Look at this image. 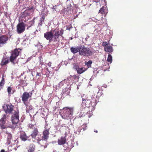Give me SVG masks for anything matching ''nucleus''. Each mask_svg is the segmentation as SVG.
<instances>
[{
	"label": "nucleus",
	"instance_id": "nucleus-1",
	"mask_svg": "<svg viewBox=\"0 0 152 152\" xmlns=\"http://www.w3.org/2000/svg\"><path fill=\"white\" fill-rule=\"evenodd\" d=\"M61 116L65 119L71 118L73 114V108L72 107H65L61 111Z\"/></svg>",
	"mask_w": 152,
	"mask_h": 152
},
{
	"label": "nucleus",
	"instance_id": "nucleus-2",
	"mask_svg": "<svg viewBox=\"0 0 152 152\" xmlns=\"http://www.w3.org/2000/svg\"><path fill=\"white\" fill-rule=\"evenodd\" d=\"M80 49L79 54L80 56L89 57L92 56L93 54L94 51L91 49L86 47L84 45H80Z\"/></svg>",
	"mask_w": 152,
	"mask_h": 152
},
{
	"label": "nucleus",
	"instance_id": "nucleus-3",
	"mask_svg": "<svg viewBox=\"0 0 152 152\" xmlns=\"http://www.w3.org/2000/svg\"><path fill=\"white\" fill-rule=\"evenodd\" d=\"M82 103L83 105H85L86 107L88 108L91 106L94 107L96 104V100H93V102L88 98V97L86 95L83 94L82 96Z\"/></svg>",
	"mask_w": 152,
	"mask_h": 152
},
{
	"label": "nucleus",
	"instance_id": "nucleus-4",
	"mask_svg": "<svg viewBox=\"0 0 152 152\" xmlns=\"http://www.w3.org/2000/svg\"><path fill=\"white\" fill-rule=\"evenodd\" d=\"M34 125L32 124H30L29 126L31 128L33 129L31 134V138L35 139L37 141H40L42 139H41L40 137H38L39 133L38 129L37 127H34Z\"/></svg>",
	"mask_w": 152,
	"mask_h": 152
},
{
	"label": "nucleus",
	"instance_id": "nucleus-5",
	"mask_svg": "<svg viewBox=\"0 0 152 152\" xmlns=\"http://www.w3.org/2000/svg\"><path fill=\"white\" fill-rule=\"evenodd\" d=\"M21 50V49L18 48H16L12 51L10 57V61L13 64H15L14 61L16 59L17 57L19 55Z\"/></svg>",
	"mask_w": 152,
	"mask_h": 152
},
{
	"label": "nucleus",
	"instance_id": "nucleus-6",
	"mask_svg": "<svg viewBox=\"0 0 152 152\" xmlns=\"http://www.w3.org/2000/svg\"><path fill=\"white\" fill-rule=\"evenodd\" d=\"M53 32V36L55 42H56L58 40V38L59 37L61 36H62V35L64 34V30L62 28L59 30V28L58 29H52L51 30Z\"/></svg>",
	"mask_w": 152,
	"mask_h": 152
},
{
	"label": "nucleus",
	"instance_id": "nucleus-7",
	"mask_svg": "<svg viewBox=\"0 0 152 152\" xmlns=\"http://www.w3.org/2000/svg\"><path fill=\"white\" fill-rule=\"evenodd\" d=\"M19 111L18 110L15 111L14 113L11 117V121L12 124L18 126V123L19 121Z\"/></svg>",
	"mask_w": 152,
	"mask_h": 152
},
{
	"label": "nucleus",
	"instance_id": "nucleus-8",
	"mask_svg": "<svg viewBox=\"0 0 152 152\" xmlns=\"http://www.w3.org/2000/svg\"><path fill=\"white\" fill-rule=\"evenodd\" d=\"M35 8L33 7H29L25 10L22 14V17H26L30 15L31 14L34 13L35 10Z\"/></svg>",
	"mask_w": 152,
	"mask_h": 152
},
{
	"label": "nucleus",
	"instance_id": "nucleus-9",
	"mask_svg": "<svg viewBox=\"0 0 152 152\" xmlns=\"http://www.w3.org/2000/svg\"><path fill=\"white\" fill-rule=\"evenodd\" d=\"M31 94L30 95L29 93L28 92H26L23 93L21 96L22 100L23 101V103L25 105L26 108L27 109L28 108V104L26 102L28 101L29 98L31 97Z\"/></svg>",
	"mask_w": 152,
	"mask_h": 152
},
{
	"label": "nucleus",
	"instance_id": "nucleus-10",
	"mask_svg": "<svg viewBox=\"0 0 152 152\" xmlns=\"http://www.w3.org/2000/svg\"><path fill=\"white\" fill-rule=\"evenodd\" d=\"M7 117V115L4 114L0 120V127L2 129H5L7 127L6 121Z\"/></svg>",
	"mask_w": 152,
	"mask_h": 152
},
{
	"label": "nucleus",
	"instance_id": "nucleus-11",
	"mask_svg": "<svg viewBox=\"0 0 152 152\" xmlns=\"http://www.w3.org/2000/svg\"><path fill=\"white\" fill-rule=\"evenodd\" d=\"M52 32L51 30L50 31L47 32L44 34V37L47 40H49V42L52 41L55 42Z\"/></svg>",
	"mask_w": 152,
	"mask_h": 152
},
{
	"label": "nucleus",
	"instance_id": "nucleus-12",
	"mask_svg": "<svg viewBox=\"0 0 152 152\" xmlns=\"http://www.w3.org/2000/svg\"><path fill=\"white\" fill-rule=\"evenodd\" d=\"M73 68L76 70L77 73L79 74L84 73L87 69L84 67H80L79 65L76 63H75Z\"/></svg>",
	"mask_w": 152,
	"mask_h": 152
},
{
	"label": "nucleus",
	"instance_id": "nucleus-13",
	"mask_svg": "<svg viewBox=\"0 0 152 152\" xmlns=\"http://www.w3.org/2000/svg\"><path fill=\"white\" fill-rule=\"evenodd\" d=\"M102 46L104 47V50L107 52L111 53L113 51V47L109 43V42H103L102 44Z\"/></svg>",
	"mask_w": 152,
	"mask_h": 152
},
{
	"label": "nucleus",
	"instance_id": "nucleus-14",
	"mask_svg": "<svg viewBox=\"0 0 152 152\" xmlns=\"http://www.w3.org/2000/svg\"><path fill=\"white\" fill-rule=\"evenodd\" d=\"M25 24L23 22L19 23L17 26V31L19 34L23 32L25 30Z\"/></svg>",
	"mask_w": 152,
	"mask_h": 152
},
{
	"label": "nucleus",
	"instance_id": "nucleus-15",
	"mask_svg": "<svg viewBox=\"0 0 152 152\" xmlns=\"http://www.w3.org/2000/svg\"><path fill=\"white\" fill-rule=\"evenodd\" d=\"M4 110L6 113L11 114L12 113L14 106L11 103L6 104V107L4 106Z\"/></svg>",
	"mask_w": 152,
	"mask_h": 152
},
{
	"label": "nucleus",
	"instance_id": "nucleus-16",
	"mask_svg": "<svg viewBox=\"0 0 152 152\" xmlns=\"http://www.w3.org/2000/svg\"><path fill=\"white\" fill-rule=\"evenodd\" d=\"M49 129H47L45 127V129L42 132V140H43L47 141L49 138L50 132Z\"/></svg>",
	"mask_w": 152,
	"mask_h": 152
},
{
	"label": "nucleus",
	"instance_id": "nucleus-17",
	"mask_svg": "<svg viewBox=\"0 0 152 152\" xmlns=\"http://www.w3.org/2000/svg\"><path fill=\"white\" fill-rule=\"evenodd\" d=\"M9 37L7 35H2L0 36V47L1 45L5 44L8 40Z\"/></svg>",
	"mask_w": 152,
	"mask_h": 152
},
{
	"label": "nucleus",
	"instance_id": "nucleus-18",
	"mask_svg": "<svg viewBox=\"0 0 152 152\" xmlns=\"http://www.w3.org/2000/svg\"><path fill=\"white\" fill-rule=\"evenodd\" d=\"M29 137L28 136L26 133L24 132H20V138L21 140L23 141H25L28 140Z\"/></svg>",
	"mask_w": 152,
	"mask_h": 152
},
{
	"label": "nucleus",
	"instance_id": "nucleus-19",
	"mask_svg": "<svg viewBox=\"0 0 152 152\" xmlns=\"http://www.w3.org/2000/svg\"><path fill=\"white\" fill-rule=\"evenodd\" d=\"M27 149L28 152H34L36 149V146L33 143H30L28 146Z\"/></svg>",
	"mask_w": 152,
	"mask_h": 152
},
{
	"label": "nucleus",
	"instance_id": "nucleus-20",
	"mask_svg": "<svg viewBox=\"0 0 152 152\" xmlns=\"http://www.w3.org/2000/svg\"><path fill=\"white\" fill-rule=\"evenodd\" d=\"M79 76L77 75H75L73 76L70 75L69 77H68V79L72 83L75 82L78 80Z\"/></svg>",
	"mask_w": 152,
	"mask_h": 152
},
{
	"label": "nucleus",
	"instance_id": "nucleus-21",
	"mask_svg": "<svg viewBox=\"0 0 152 152\" xmlns=\"http://www.w3.org/2000/svg\"><path fill=\"white\" fill-rule=\"evenodd\" d=\"M88 111H89L88 108L85 107L83 108L82 111L80 112V113L79 115V117H81L84 116L85 114L88 112Z\"/></svg>",
	"mask_w": 152,
	"mask_h": 152
},
{
	"label": "nucleus",
	"instance_id": "nucleus-22",
	"mask_svg": "<svg viewBox=\"0 0 152 152\" xmlns=\"http://www.w3.org/2000/svg\"><path fill=\"white\" fill-rule=\"evenodd\" d=\"M66 142V137H62L60 139L58 140V144L62 145L65 143Z\"/></svg>",
	"mask_w": 152,
	"mask_h": 152
},
{
	"label": "nucleus",
	"instance_id": "nucleus-23",
	"mask_svg": "<svg viewBox=\"0 0 152 152\" xmlns=\"http://www.w3.org/2000/svg\"><path fill=\"white\" fill-rule=\"evenodd\" d=\"M80 46L75 48L72 47L70 48V50L72 53L75 54L77 52L79 53L80 50Z\"/></svg>",
	"mask_w": 152,
	"mask_h": 152
},
{
	"label": "nucleus",
	"instance_id": "nucleus-24",
	"mask_svg": "<svg viewBox=\"0 0 152 152\" xmlns=\"http://www.w3.org/2000/svg\"><path fill=\"white\" fill-rule=\"evenodd\" d=\"M9 62V59L7 58H3L2 60L1 63V66L6 65Z\"/></svg>",
	"mask_w": 152,
	"mask_h": 152
},
{
	"label": "nucleus",
	"instance_id": "nucleus-25",
	"mask_svg": "<svg viewBox=\"0 0 152 152\" xmlns=\"http://www.w3.org/2000/svg\"><path fill=\"white\" fill-rule=\"evenodd\" d=\"M7 143L8 144H9L11 143V140L12 139V135L11 134L9 133H7Z\"/></svg>",
	"mask_w": 152,
	"mask_h": 152
},
{
	"label": "nucleus",
	"instance_id": "nucleus-26",
	"mask_svg": "<svg viewBox=\"0 0 152 152\" xmlns=\"http://www.w3.org/2000/svg\"><path fill=\"white\" fill-rule=\"evenodd\" d=\"M95 27L96 28L94 30L95 32H97L98 33L99 32H100L101 30V28L100 27L99 25H95Z\"/></svg>",
	"mask_w": 152,
	"mask_h": 152
},
{
	"label": "nucleus",
	"instance_id": "nucleus-27",
	"mask_svg": "<svg viewBox=\"0 0 152 152\" xmlns=\"http://www.w3.org/2000/svg\"><path fill=\"white\" fill-rule=\"evenodd\" d=\"M45 17V15H42L39 21L40 23L39 25L41 26H42L43 24V22L44 21Z\"/></svg>",
	"mask_w": 152,
	"mask_h": 152
},
{
	"label": "nucleus",
	"instance_id": "nucleus-28",
	"mask_svg": "<svg viewBox=\"0 0 152 152\" xmlns=\"http://www.w3.org/2000/svg\"><path fill=\"white\" fill-rule=\"evenodd\" d=\"M106 9L104 7H102L99 10V13L101 14H104L105 13Z\"/></svg>",
	"mask_w": 152,
	"mask_h": 152
},
{
	"label": "nucleus",
	"instance_id": "nucleus-29",
	"mask_svg": "<svg viewBox=\"0 0 152 152\" xmlns=\"http://www.w3.org/2000/svg\"><path fill=\"white\" fill-rule=\"evenodd\" d=\"M92 63V61L91 60H89L87 62H85V65L87 66L88 68H89L91 67V65Z\"/></svg>",
	"mask_w": 152,
	"mask_h": 152
},
{
	"label": "nucleus",
	"instance_id": "nucleus-30",
	"mask_svg": "<svg viewBox=\"0 0 152 152\" xmlns=\"http://www.w3.org/2000/svg\"><path fill=\"white\" fill-rule=\"evenodd\" d=\"M112 60V57L110 54H109L107 58V61L108 62L111 63Z\"/></svg>",
	"mask_w": 152,
	"mask_h": 152
},
{
	"label": "nucleus",
	"instance_id": "nucleus-31",
	"mask_svg": "<svg viewBox=\"0 0 152 152\" xmlns=\"http://www.w3.org/2000/svg\"><path fill=\"white\" fill-rule=\"evenodd\" d=\"M7 90L9 95L12 94L13 93H13H11V91L12 90V88L10 86L8 87Z\"/></svg>",
	"mask_w": 152,
	"mask_h": 152
},
{
	"label": "nucleus",
	"instance_id": "nucleus-32",
	"mask_svg": "<svg viewBox=\"0 0 152 152\" xmlns=\"http://www.w3.org/2000/svg\"><path fill=\"white\" fill-rule=\"evenodd\" d=\"M35 18L34 17L33 19L29 22V23L30 25L29 26V27H31L34 24L35 22Z\"/></svg>",
	"mask_w": 152,
	"mask_h": 152
},
{
	"label": "nucleus",
	"instance_id": "nucleus-33",
	"mask_svg": "<svg viewBox=\"0 0 152 152\" xmlns=\"http://www.w3.org/2000/svg\"><path fill=\"white\" fill-rule=\"evenodd\" d=\"M5 83L1 81L0 82V90L3 88V86H4Z\"/></svg>",
	"mask_w": 152,
	"mask_h": 152
},
{
	"label": "nucleus",
	"instance_id": "nucleus-34",
	"mask_svg": "<svg viewBox=\"0 0 152 152\" xmlns=\"http://www.w3.org/2000/svg\"><path fill=\"white\" fill-rule=\"evenodd\" d=\"M28 108L27 109L26 108V109H28V110L32 109V107L31 105L29 106L28 105Z\"/></svg>",
	"mask_w": 152,
	"mask_h": 152
},
{
	"label": "nucleus",
	"instance_id": "nucleus-35",
	"mask_svg": "<svg viewBox=\"0 0 152 152\" xmlns=\"http://www.w3.org/2000/svg\"><path fill=\"white\" fill-rule=\"evenodd\" d=\"M1 81L5 83V79L4 78V76L3 75L2 76L1 80Z\"/></svg>",
	"mask_w": 152,
	"mask_h": 152
},
{
	"label": "nucleus",
	"instance_id": "nucleus-36",
	"mask_svg": "<svg viewBox=\"0 0 152 152\" xmlns=\"http://www.w3.org/2000/svg\"><path fill=\"white\" fill-rule=\"evenodd\" d=\"M41 73H40L37 72V75H36L37 76H41Z\"/></svg>",
	"mask_w": 152,
	"mask_h": 152
},
{
	"label": "nucleus",
	"instance_id": "nucleus-37",
	"mask_svg": "<svg viewBox=\"0 0 152 152\" xmlns=\"http://www.w3.org/2000/svg\"><path fill=\"white\" fill-rule=\"evenodd\" d=\"M90 37V36H89L88 35H87V37H86V39H85L86 40V41H87L88 40V39Z\"/></svg>",
	"mask_w": 152,
	"mask_h": 152
},
{
	"label": "nucleus",
	"instance_id": "nucleus-38",
	"mask_svg": "<svg viewBox=\"0 0 152 152\" xmlns=\"http://www.w3.org/2000/svg\"><path fill=\"white\" fill-rule=\"evenodd\" d=\"M15 143H14V144H17L18 142V141L17 139L15 140Z\"/></svg>",
	"mask_w": 152,
	"mask_h": 152
},
{
	"label": "nucleus",
	"instance_id": "nucleus-39",
	"mask_svg": "<svg viewBox=\"0 0 152 152\" xmlns=\"http://www.w3.org/2000/svg\"><path fill=\"white\" fill-rule=\"evenodd\" d=\"M99 1V0H94V2H95L96 3L98 2Z\"/></svg>",
	"mask_w": 152,
	"mask_h": 152
},
{
	"label": "nucleus",
	"instance_id": "nucleus-40",
	"mask_svg": "<svg viewBox=\"0 0 152 152\" xmlns=\"http://www.w3.org/2000/svg\"><path fill=\"white\" fill-rule=\"evenodd\" d=\"M0 152H5V151L4 149H2L1 150Z\"/></svg>",
	"mask_w": 152,
	"mask_h": 152
},
{
	"label": "nucleus",
	"instance_id": "nucleus-41",
	"mask_svg": "<svg viewBox=\"0 0 152 152\" xmlns=\"http://www.w3.org/2000/svg\"><path fill=\"white\" fill-rule=\"evenodd\" d=\"M94 132H96V133H97L98 132V131L97 130H94Z\"/></svg>",
	"mask_w": 152,
	"mask_h": 152
},
{
	"label": "nucleus",
	"instance_id": "nucleus-42",
	"mask_svg": "<svg viewBox=\"0 0 152 152\" xmlns=\"http://www.w3.org/2000/svg\"><path fill=\"white\" fill-rule=\"evenodd\" d=\"M67 9H68L69 10H70L71 9V8L70 7H69H69H68L67 8Z\"/></svg>",
	"mask_w": 152,
	"mask_h": 152
},
{
	"label": "nucleus",
	"instance_id": "nucleus-43",
	"mask_svg": "<svg viewBox=\"0 0 152 152\" xmlns=\"http://www.w3.org/2000/svg\"><path fill=\"white\" fill-rule=\"evenodd\" d=\"M85 129H86V128H85V129H83V130H86Z\"/></svg>",
	"mask_w": 152,
	"mask_h": 152
},
{
	"label": "nucleus",
	"instance_id": "nucleus-44",
	"mask_svg": "<svg viewBox=\"0 0 152 152\" xmlns=\"http://www.w3.org/2000/svg\"><path fill=\"white\" fill-rule=\"evenodd\" d=\"M85 129H86V128H85V129H83V130H86Z\"/></svg>",
	"mask_w": 152,
	"mask_h": 152
},
{
	"label": "nucleus",
	"instance_id": "nucleus-45",
	"mask_svg": "<svg viewBox=\"0 0 152 152\" xmlns=\"http://www.w3.org/2000/svg\"><path fill=\"white\" fill-rule=\"evenodd\" d=\"M48 65H49V66H50V64H49V63H48Z\"/></svg>",
	"mask_w": 152,
	"mask_h": 152
}]
</instances>
